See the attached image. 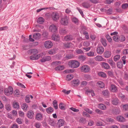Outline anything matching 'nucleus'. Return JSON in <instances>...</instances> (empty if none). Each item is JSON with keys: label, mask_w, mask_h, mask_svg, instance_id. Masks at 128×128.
Here are the masks:
<instances>
[{"label": "nucleus", "mask_w": 128, "mask_h": 128, "mask_svg": "<svg viewBox=\"0 0 128 128\" xmlns=\"http://www.w3.org/2000/svg\"><path fill=\"white\" fill-rule=\"evenodd\" d=\"M81 71L84 73H86L90 70V68L87 65H84L80 68Z\"/></svg>", "instance_id": "nucleus-3"}, {"label": "nucleus", "mask_w": 128, "mask_h": 128, "mask_svg": "<svg viewBox=\"0 0 128 128\" xmlns=\"http://www.w3.org/2000/svg\"><path fill=\"white\" fill-rule=\"evenodd\" d=\"M13 107L16 109H18L19 108V104L18 102H13Z\"/></svg>", "instance_id": "nucleus-29"}, {"label": "nucleus", "mask_w": 128, "mask_h": 128, "mask_svg": "<svg viewBox=\"0 0 128 128\" xmlns=\"http://www.w3.org/2000/svg\"><path fill=\"white\" fill-rule=\"evenodd\" d=\"M122 107L124 110H128V104L123 105Z\"/></svg>", "instance_id": "nucleus-51"}, {"label": "nucleus", "mask_w": 128, "mask_h": 128, "mask_svg": "<svg viewBox=\"0 0 128 128\" xmlns=\"http://www.w3.org/2000/svg\"><path fill=\"white\" fill-rule=\"evenodd\" d=\"M103 58L100 56H98L95 58V60L97 61H101L103 60Z\"/></svg>", "instance_id": "nucleus-33"}, {"label": "nucleus", "mask_w": 128, "mask_h": 128, "mask_svg": "<svg viewBox=\"0 0 128 128\" xmlns=\"http://www.w3.org/2000/svg\"><path fill=\"white\" fill-rule=\"evenodd\" d=\"M128 4H124L122 5V7L123 9H125L128 7Z\"/></svg>", "instance_id": "nucleus-61"}, {"label": "nucleus", "mask_w": 128, "mask_h": 128, "mask_svg": "<svg viewBox=\"0 0 128 128\" xmlns=\"http://www.w3.org/2000/svg\"><path fill=\"white\" fill-rule=\"evenodd\" d=\"M105 37L107 39L109 42H111L112 40V39L111 38L110 36L108 34L106 35V36Z\"/></svg>", "instance_id": "nucleus-52"}, {"label": "nucleus", "mask_w": 128, "mask_h": 128, "mask_svg": "<svg viewBox=\"0 0 128 128\" xmlns=\"http://www.w3.org/2000/svg\"><path fill=\"white\" fill-rule=\"evenodd\" d=\"M47 112H52L54 111L53 108L51 107H49L46 109Z\"/></svg>", "instance_id": "nucleus-48"}, {"label": "nucleus", "mask_w": 128, "mask_h": 128, "mask_svg": "<svg viewBox=\"0 0 128 128\" xmlns=\"http://www.w3.org/2000/svg\"><path fill=\"white\" fill-rule=\"evenodd\" d=\"M49 30L50 31L53 33L56 32L57 31L56 27L54 24H52L50 26Z\"/></svg>", "instance_id": "nucleus-6"}, {"label": "nucleus", "mask_w": 128, "mask_h": 128, "mask_svg": "<svg viewBox=\"0 0 128 128\" xmlns=\"http://www.w3.org/2000/svg\"><path fill=\"white\" fill-rule=\"evenodd\" d=\"M99 107L101 110H104L106 108V107L105 106L102 104H100L99 105Z\"/></svg>", "instance_id": "nucleus-47"}, {"label": "nucleus", "mask_w": 128, "mask_h": 128, "mask_svg": "<svg viewBox=\"0 0 128 128\" xmlns=\"http://www.w3.org/2000/svg\"><path fill=\"white\" fill-rule=\"evenodd\" d=\"M69 18L66 16L62 18L60 20L61 24L64 26H66L68 24Z\"/></svg>", "instance_id": "nucleus-4"}, {"label": "nucleus", "mask_w": 128, "mask_h": 128, "mask_svg": "<svg viewBox=\"0 0 128 128\" xmlns=\"http://www.w3.org/2000/svg\"><path fill=\"white\" fill-rule=\"evenodd\" d=\"M65 40L66 41L72 40L74 39L73 36L71 35H67L64 38Z\"/></svg>", "instance_id": "nucleus-14"}, {"label": "nucleus", "mask_w": 128, "mask_h": 128, "mask_svg": "<svg viewBox=\"0 0 128 128\" xmlns=\"http://www.w3.org/2000/svg\"><path fill=\"white\" fill-rule=\"evenodd\" d=\"M114 40L116 42L118 41V38L117 36H113V38Z\"/></svg>", "instance_id": "nucleus-64"}, {"label": "nucleus", "mask_w": 128, "mask_h": 128, "mask_svg": "<svg viewBox=\"0 0 128 128\" xmlns=\"http://www.w3.org/2000/svg\"><path fill=\"white\" fill-rule=\"evenodd\" d=\"M87 82L85 81H82L81 84L82 86H85L87 84Z\"/></svg>", "instance_id": "nucleus-53"}, {"label": "nucleus", "mask_w": 128, "mask_h": 128, "mask_svg": "<svg viewBox=\"0 0 128 128\" xmlns=\"http://www.w3.org/2000/svg\"><path fill=\"white\" fill-rule=\"evenodd\" d=\"M52 38L54 41H58L60 39V36L57 34H54L52 36Z\"/></svg>", "instance_id": "nucleus-17"}, {"label": "nucleus", "mask_w": 128, "mask_h": 128, "mask_svg": "<svg viewBox=\"0 0 128 128\" xmlns=\"http://www.w3.org/2000/svg\"><path fill=\"white\" fill-rule=\"evenodd\" d=\"M110 90L112 92H116L118 91L117 88L114 84H112L110 88Z\"/></svg>", "instance_id": "nucleus-11"}, {"label": "nucleus", "mask_w": 128, "mask_h": 128, "mask_svg": "<svg viewBox=\"0 0 128 128\" xmlns=\"http://www.w3.org/2000/svg\"><path fill=\"white\" fill-rule=\"evenodd\" d=\"M106 120L108 122H114V120L113 119L110 118H107L106 119Z\"/></svg>", "instance_id": "nucleus-49"}, {"label": "nucleus", "mask_w": 128, "mask_h": 128, "mask_svg": "<svg viewBox=\"0 0 128 128\" xmlns=\"http://www.w3.org/2000/svg\"><path fill=\"white\" fill-rule=\"evenodd\" d=\"M44 45L46 48L48 49L51 48L53 45L52 43L50 40H47L45 42Z\"/></svg>", "instance_id": "nucleus-5"}, {"label": "nucleus", "mask_w": 128, "mask_h": 128, "mask_svg": "<svg viewBox=\"0 0 128 128\" xmlns=\"http://www.w3.org/2000/svg\"><path fill=\"white\" fill-rule=\"evenodd\" d=\"M70 66L72 68H76L79 66L80 63L76 60H72L69 62Z\"/></svg>", "instance_id": "nucleus-1"}, {"label": "nucleus", "mask_w": 128, "mask_h": 128, "mask_svg": "<svg viewBox=\"0 0 128 128\" xmlns=\"http://www.w3.org/2000/svg\"><path fill=\"white\" fill-rule=\"evenodd\" d=\"M88 113L91 114L92 112H83L82 115L84 116L87 117H90V115Z\"/></svg>", "instance_id": "nucleus-50"}, {"label": "nucleus", "mask_w": 128, "mask_h": 128, "mask_svg": "<svg viewBox=\"0 0 128 128\" xmlns=\"http://www.w3.org/2000/svg\"><path fill=\"white\" fill-rule=\"evenodd\" d=\"M72 21L75 24H77L78 23V20L76 18L74 17L72 18Z\"/></svg>", "instance_id": "nucleus-46"}, {"label": "nucleus", "mask_w": 128, "mask_h": 128, "mask_svg": "<svg viewBox=\"0 0 128 128\" xmlns=\"http://www.w3.org/2000/svg\"><path fill=\"white\" fill-rule=\"evenodd\" d=\"M126 39L125 37L123 35H122L120 37V40L122 42H124Z\"/></svg>", "instance_id": "nucleus-63"}, {"label": "nucleus", "mask_w": 128, "mask_h": 128, "mask_svg": "<svg viewBox=\"0 0 128 128\" xmlns=\"http://www.w3.org/2000/svg\"><path fill=\"white\" fill-rule=\"evenodd\" d=\"M77 9L78 11L80 12V13L81 14V15L82 16V17H83L84 16V15L82 10L81 9H80L79 8H77Z\"/></svg>", "instance_id": "nucleus-62"}, {"label": "nucleus", "mask_w": 128, "mask_h": 128, "mask_svg": "<svg viewBox=\"0 0 128 128\" xmlns=\"http://www.w3.org/2000/svg\"><path fill=\"white\" fill-rule=\"evenodd\" d=\"M17 84L18 86H20L22 88H26L25 86L23 84L20 82H17Z\"/></svg>", "instance_id": "nucleus-58"}, {"label": "nucleus", "mask_w": 128, "mask_h": 128, "mask_svg": "<svg viewBox=\"0 0 128 128\" xmlns=\"http://www.w3.org/2000/svg\"><path fill=\"white\" fill-rule=\"evenodd\" d=\"M111 53L110 51H106L104 53V55L105 58H109L111 55Z\"/></svg>", "instance_id": "nucleus-18"}, {"label": "nucleus", "mask_w": 128, "mask_h": 128, "mask_svg": "<svg viewBox=\"0 0 128 128\" xmlns=\"http://www.w3.org/2000/svg\"><path fill=\"white\" fill-rule=\"evenodd\" d=\"M120 57V56L119 55H117L115 56L114 58V60L116 62L118 60H119Z\"/></svg>", "instance_id": "nucleus-43"}, {"label": "nucleus", "mask_w": 128, "mask_h": 128, "mask_svg": "<svg viewBox=\"0 0 128 128\" xmlns=\"http://www.w3.org/2000/svg\"><path fill=\"white\" fill-rule=\"evenodd\" d=\"M36 118L38 120L40 121L42 118V116L41 114L40 113H37L36 115Z\"/></svg>", "instance_id": "nucleus-23"}, {"label": "nucleus", "mask_w": 128, "mask_h": 128, "mask_svg": "<svg viewBox=\"0 0 128 128\" xmlns=\"http://www.w3.org/2000/svg\"><path fill=\"white\" fill-rule=\"evenodd\" d=\"M84 77L85 78V80H89L91 79V77L90 75L86 74L84 76Z\"/></svg>", "instance_id": "nucleus-42"}, {"label": "nucleus", "mask_w": 128, "mask_h": 128, "mask_svg": "<svg viewBox=\"0 0 128 128\" xmlns=\"http://www.w3.org/2000/svg\"><path fill=\"white\" fill-rule=\"evenodd\" d=\"M100 65L103 68L106 69H108L110 68V66L107 63L102 62L100 63Z\"/></svg>", "instance_id": "nucleus-10"}, {"label": "nucleus", "mask_w": 128, "mask_h": 128, "mask_svg": "<svg viewBox=\"0 0 128 128\" xmlns=\"http://www.w3.org/2000/svg\"><path fill=\"white\" fill-rule=\"evenodd\" d=\"M30 98L29 96H26L25 98V101L27 103L30 102Z\"/></svg>", "instance_id": "nucleus-56"}, {"label": "nucleus", "mask_w": 128, "mask_h": 128, "mask_svg": "<svg viewBox=\"0 0 128 128\" xmlns=\"http://www.w3.org/2000/svg\"><path fill=\"white\" fill-rule=\"evenodd\" d=\"M116 118L117 120L120 122H124L125 120L124 118L121 116H118L116 117Z\"/></svg>", "instance_id": "nucleus-16"}, {"label": "nucleus", "mask_w": 128, "mask_h": 128, "mask_svg": "<svg viewBox=\"0 0 128 128\" xmlns=\"http://www.w3.org/2000/svg\"><path fill=\"white\" fill-rule=\"evenodd\" d=\"M100 42L104 46L106 47L107 46L106 40L104 38H102L100 40Z\"/></svg>", "instance_id": "nucleus-24"}, {"label": "nucleus", "mask_w": 128, "mask_h": 128, "mask_svg": "<svg viewBox=\"0 0 128 128\" xmlns=\"http://www.w3.org/2000/svg\"><path fill=\"white\" fill-rule=\"evenodd\" d=\"M28 53L33 54L34 55H36L38 52V51L36 49H30L28 51Z\"/></svg>", "instance_id": "nucleus-12"}, {"label": "nucleus", "mask_w": 128, "mask_h": 128, "mask_svg": "<svg viewBox=\"0 0 128 128\" xmlns=\"http://www.w3.org/2000/svg\"><path fill=\"white\" fill-rule=\"evenodd\" d=\"M94 64V62L92 60H90L88 61V64H89L93 65Z\"/></svg>", "instance_id": "nucleus-59"}, {"label": "nucleus", "mask_w": 128, "mask_h": 128, "mask_svg": "<svg viewBox=\"0 0 128 128\" xmlns=\"http://www.w3.org/2000/svg\"><path fill=\"white\" fill-rule=\"evenodd\" d=\"M99 86V87L101 88H103L104 87V84L102 81H99L97 82Z\"/></svg>", "instance_id": "nucleus-37"}, {"label": "nucleus", "mask_w": 128, "mask_h": 128, "mask_svg": "<svg viewBox=\"0 0 128 128\" xmlns=\"http://www.w3.org/2000/svg\"><path fill=\"white\" fill-rule=\"evenodd\" d=\"M87 54L88 56H94V53L92 51H90L89 53H87Z\"/></svg>", "instance_id": "nucleus-55"}, {"label": "nucleus", "mask_w": 128, "mask_h": 128, "mask_svg": "<svg viewBox=\"0 0 128 128\" xmlns=\"http://www.w3.org/2000/svg\"><path fill=\"white\" fill-rule=\"evenodd\" d=\"M98 75L102 78H106L107 77L106 74L103 72H98Z\"/></svg>", "instance_id": "nucleus-21"}, {"label": "nucleus", "mask_w": 128, "mask_h": 128, "mask_svg": "<svg viewBox=\"0 0 128 128\" xmlns=\"http://www.w3.org/2000/svg\"><path fill=\"white\" fill-rule=\"evenodd\" d=\"M111 101L112 104L114 105H117L119 103V100L116 97L114 98L112 97Z\"/></svg>", "instance_id": "nucleus-9"}, {"label": "nucleus", "mask_w": 128, "mask_h": 128, "mask_svg": "<svg viewBox=\"0 0 128 128\" xmlns=\"http://www.w3.org/2000/svg\"><path fill=\"white\" fill-rule=\"evenodd\" d=\"M109 93L108 90L107 89L103 90L102 92V94L104 96H108L109 95Z\"/></svg>", "instance_id": "nucleus-27"}, {"label": "nucleus", "mask_w": 128, "mask_h": 128, "mask_svg": "<svg viewBox=\"0 0 128 128\" xmlns=\"http://www.w3.org/2000/svg\"><path fill=\"white\" fill-rule=\"evenodd\" d=\"M44 19L42 17H40L37 20V22L39 24H42L44 22Z\"/></svg>", "instance_id": "nucleus-31"}, {"label": "nucleus", "mask_w": 128, "mask_h": 128, "mask_svg": "<svg viewBox=\"0 0 128 128\" xmlns=\"http://www.w3.org/2000/svg\"><path fill=\"white\" fill-rule=\"evenodd\" d=\"M70 109L74 112H78L79 111V110L78 109H76L73 107H72L70 108Z\"/></svg>", "instance_id": "nucleus-60"}, {"label": "nucleus", "mask_w": 128, "mask_h": 128, "mask_svg": "<svg viewBox=\"0 0 128 128\" xmlns=\"http://www.w3.org/2000/svg\"><path fill=\"white\" fill-rule=\"evenodd\" d=\"M96 124L97 126H101L102 125V123L101 122L98 120L97 121H96Z\"/></svg>", "instance_id": "nucleus-54"}, {"label": "nucleus", "mask_w": 128, "mask_h": 128, "mask_svg": "<svg viewBox=\"0 0 128 128\" xmlns=\"http://www.w3.org/2000/svg\"><path fill=\"white\" fill-rule=\"evenodd\" d=\"M52 17L53 20L56 21L58 19L59 15L57 12H53L52 14Z\"/></svg>", "instance_id": "nucleus-7"}, {"label": "nucleus", "mask_w": 128, "mask_h": 128, "mask_svg": "<svg viewBox=\"0 0 128 128\" xmlns=\"http://www.w3.org/2000/svg\"><path fill=\"white\" fill-rule=\"evenodd\" d=\"M40 57V55H33L30 57V60H33L38 59Z\"/></svg>", "instance_id": "nucleus-19"}, {"label": "nucleus", "mask_w": 128, "mask_h": 128, "mask_svg": "<svg viewBox=\"0 0 128 128\" xmlns=\"http://www.w3.org/2000/svg\"><path fill=\"white\" fill-rule=\"evenodd\" d=\"M48 124L52 126H54L56 122L54 120L50 119L48 120Z\"/></svg>", "instance_id": "nucleus-25"}, {"label": "nucleus", "mask_w": 128, "mask_h": 128, "mask_svg": "<svg viewBox=\"0 0 128 128\" xmlns=\"http://www.w3.org/2000/svg\"><path fill=\"white\" fill-rule=\"evenodd\" d=\"M35 125L37 128H40L41 126L40 123L38 122H36L35 124Z\"/></svg>", "instance_id": "nucleus-57"}, {"label": "nucleus", "mask_w": 128, "mask_h": 128, "mask_svg": "<svg viewBox=\"0 0 128 128\" xmlns=\"http://www.w3.org/2000/svg\"><path fill=\"white\" fill-rule=\"evenodd\" d=\"M59 106V108L61 110H64L66 109L64 104L62 102L60 103V104Z\"/></svg>", "instance_id": "nucleus-36"}, {"label": "nucleus", "mask_w": 128, "mask_h": 128, "mask_svg": "<svg viewBox=\"0 0 128 128\" xmlns=\"http://www.w3.org/2000/svg\"><path fill=\"white\" fill-rule=\"evenodd\" d=\"M53 107L55 109L57 110L58 109V102L56 100H54L52 102Z\"/></svg>", "instance_id": "nucleus-26"}, {"label": "nucleus", "mask_w": 128, "mask_h": 128, "mask_svg": "<svg viewBox=\"0 0 128 128\" xmlns=\"http://www.w3.org/2000/svg\"><path fill=\"white\" fill-rule=\"evenodd\" d=\"M73 78V75L72 74L68 75L66 76V80H67L69 81L72 78Z\"/></svg>", "instance_id": "nucleus-45"}, {"label": "nucleus", "mask_w": 128, "mask_h": 128, "mask_svg": "<svg viewBox=\"0 0 128 128\" xmlns=\"http://www.w3.org/2000/svg\"><path fill=\"white\" fill-rule=\"evenodd\" d=\"M78 58L80 60L82 61H84L86 59L85 56L82 55H81L79 56L78 57Z\"/></svg>", "instance_id": "nucleus-39"}, {"label": "nucleus", "mask_w": 128, "mask_h": 128, "mask_svg": "<svg viewBox=\"0 0 128 128\" xmlns=\"http://www.w3.org/2000/svg\"><path fill=\"white\" fill-rule=\"evenodd\" d=\"M64 67L63 66H58L55 68V69L56 70H63Z\"/></svg>", "instance_id": "nucleus-30"}, {"label": "nucleus", "mask_w": 128, "mask_h": 128, "mask_svg": "<svg viewBox=\"0 0 128 128\" xmlns=\"http://www.w3.org/2000/svg\"><path fill=\"white\" fill-rule=\"evenodd\" d=\"M80 122L84 124L86 122V120L84 118H81L80 119Z\"/></svg>", "instance_id": "nucleus-44"}, {"label": "nucleus", "mask_w": 128, "mask_h": 128, "mask_svg": "<svg viewBox=\"0 0 128 128\" xmlns=\"http://www.w3.org/2000/svg\"><path fill=\"white\" fill-rule=\"evenodd\" d=\"M117 67L119 69H121L122 68L123 65L122 62V61L118 62L117 64Z\"/></svg>", "instance_id": "nucleus-32"}, {"label": "nucleus", "mask_w": 128, "mask_h": 128, "mask_svg": "<svg viewBox=\"0 0 128 128\" xmlns=\"http://www.w3.org/2000/svg\"><path fill=\"white\" fill-rule=\"evenodd\" d=\"M64 121L63 120L60 119L59 120L57 123V125L59 128L62 126L64 124Z\"/></svg>", "instance_id": "nucleus-15"}, {"label": "nucleus", "mask_w": 128, "mask_h": 128, "mask_svg": "<svg viewBox=\"0 0 128 128\" xmlns=\"http://www.w3.org/2000/svg\"><path fill=\"white\" fill-rule=\"evenodd\" d=\"M13 91V88L11 86H9L8 88H5L4 92L5 94L7 96H9L12 94Z\"/></svg>", "instance_id": "nucleus-2"}, {"label": "nucleus", "mask_w": 128, "mask_h": 128, "mask_svg": "<svg viewBox=\"0 0 128 128\" xmlns=\"http://www.w3.org/2000/svg\"><path fill=\"white\" fill-rule=\"evenodd\" d=\"M59 32L60 33L62 34H65L67 32L66 30L64 28L61 29L60 30Z\"/></svg>", "instance_id": "nucleus-41"}, {"label": "nucleus", "mask_w": 128, "mask_h": 128, "mask_svg": "<svg viewBox=\"0 0 128 128\" xmlns=\"http://www.w3.org/2000/svg\"><path fill=\"white\" fill-rule=\"evenodd\" d=\"M72 45V44L71 43H67L66 44H64V46L66 48H70Z\"/></svg>", "instance_id": "nucleus-28"}, {"label": "nucleus", "mask_w": 128, "mask_h": 128, "mask_svg": "<svg viewBox=\"0 0 128 128\" xmlns=\"http://www.w3.org/2000/svg\"><path fill=\"white\" fill-rule=\"evenodd\" d=\"M34 115V112H28L27 114V116L30 118H32Z\"/></svg>", "instance_id": "nucleus-40"}, {"label": "nucleus", "mask_w": 128, "mask_h": 128, "mask_svg": "<svg viewBox=\"0 0 128 128\" xmlns=\"http://www.w3.org/2000/svg\"><path fill=\"white\" fill-rule=\"evenodd\" d=\"M96 51L97 53L101 54L104 52V48L102 46H99L97 48Z\"/></svg>", "instance_id": "nucleus-8"}, {"label": "nucleus", "mask_w": 128, "mask_h": 128, "mask_svg": "<svg viewBox=\"0 0 128 128\" xmlns=\"http://www.w3.org/2000/svg\"><path fill=\"white\" fill-rule=\"evenodd\" d=\"M108 61L112 68H116V64L112 60L109 59Z\"/></svg>", "instance_id": "nucleus-13"}, {"label": "nucleus", "mask_w": 128, "mask_h": 128, "mask_svg": "<svg viewBox=\"0 0 128 128\" xmlns=\"http://www.w3.org/2000/svg\"><path fill=\"white\" fill-rule=\"evenodd\" d=\"M5 108L8 112L10 111L12 109L10 105L9 104L6 105Z\"/></svg>", "instance_id": "nucleus-35"}, {"label": "nucleus", "mask_w": 128, "mask_h": 128, "mask_svg": "<svg viewBox=\"0 0 128 128\" xmlns=\"http://www.w3.org/2000/svg\"><path fill=\"white\" fill-rule=\"evenodd\" d=\"M83 6L85 8H88L90 6L88 2L83 3L82 4Z\"/></svg>", "instance_id": "nucleus-34"}, {"label": "nucleus", "mask_w": 128, "mask_h": 128, "mask_svg": "<svg viewBox=\"0 0 128 128\" xmlns=\"http://www.w3.org/2000/svg\"><path fill=\"white\" fill-rule=\"evenodd\" d=\"M72 84L74 86H78L80 84V81L78 79L74 80L72 81Z\"/></svg>", "instance_id": "nucleus-20"}, {"label": "nucleus", "mask_w": 128, "mask_h": 128, "mask_svg": "<svg viewBox=\"0 0 128 128\" xmlns=\"http://www.w3.org/2000/svg\"><path fill=\"white\" fill-rule=\"evenodd\" d=\"M28 107V105L26 103L23 104L22 106V108L24 111L26 110Z\"/></svg>", "instance_id": "nucleus-38"}, {"label": "nucleus", "mask_w": 128, "mask_h": 128, "mask_svg": "<svg viewBox=\"0 0 128 128\" xmlns=\"http://www.w3.org/2000/svg\"><path fill=\"white\" fill-rule=\"evenodd\" d=\"M40 36V34L36 33H35L33 35V38L35 40L39 39Z\"/></svg>", "instance_id": "nucleus-22"}]
</instances>
